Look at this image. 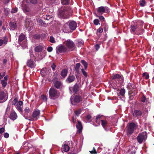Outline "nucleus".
Listing matches in <instances>:
<instances>
[{
    "label": "nucleus",
    "instance_id": "nucleus-8",
    "mask_svg": "<svg viewBox=\"0 0 154 154\" xmlns=\"http://www.w3.org/2000/svg\"><path fill=\"white\" fill-rule=\"evenodd\" d=\"M147 133L146 132H143L139 134L137 137L138 142L141 144L142 142L145 141L147 138Z\"/></svg>",
    "mask_w": 154,
    "mask_h": 154
},
{
    "label": "nucleus",
    "instance_id": "nucleus-46",
    "mask_svg": "<svg viewBox=\"0 0 154 154\" xmlns=\"http://www.w3.org/2000/svg\"><path fill=\"white\" fill-rule=\"evenodd\" d=\"M80 66V64L79 63H77L76 65L75 69L76 71H77Z\"/></svg>",
    "mask_w": 154,
    "mask_h": 154
},
{
    "label": "nucleus",
    "instance_id": "nucleus-2",
    "mask_svg": "<svg viewBox=\"0 0 154 154\" xmlns=\"http://www.w3.org/2000/svg\"><path fill=\"white\" fill-rule=\"evenodd\" d=\"M101 122V125L105 130L107 131L110 128V126L108 122L106 120L102 119L101 116L98 115L96 116L95 122L97 123L95 125L96 126H98L100 125V121Z\"/></svg>",
    "mask_w": 154,
    "mask_h": 154
},
{
    "label": "nucleus",
    "instance_id": "nucleus-59",
    "mask_svg": "<svg viewBox=\"0 0 154 154\" xmlns=\"http://www.w3.org/2000/svg\"><path fill=\"white\" fill-rule=\"evenodd\" d=\"M4 3L5 4H7L9 2V0H3Z\"/></svg>",
    "mask_w": 154,
    "mask_h": 154
},
{
    "label": "nucleus",
    "instance_id": "nucleus-10",
    "mask_svg": "<svg viewBox=\"0 0 154 154\" xmlns=\"http://www.w3.org/2000/svg\"><path fill=\"white\" fill-rule=\"evenodd\" d=\"M82 97L79 95H76L74 97H71L70 101L72 105H75L77 104L81 101Z\"/></svg>",
    "mask_w": 154,
    "mask_h": 154
},
{
    "label": "nucleus",
    "instance_id": "nucleus-14",
    "mask_svg": "<svg viewBox=\"0 0 154 154\" xmlns=\"http://www.w3.org/2000/svg\"><path fill=\"white\" fill-rule=\"evenodd\" d=\"M69 28L72 32L76 29L77 26V23L74 21H69Z\"/></svg>",
    "mask_w": 154,
    "mask_h": 154
},
{
    "label": "nucleus",
    "instance_id": "nucleus-12",
    "mask_svg": "<svg viewBox=\"0 0 154 154\" xmlns=\"http://www.w3.org/2000/svg\"><path fill=\"white\" fill-rule=\"evenodd\" d=\"M112 80L114 81H116L117 83H121L123 82V79L122 77H121L119 74L114 75L112 76Z\"/></svg>",
    "mask_w": 154,
    "mask_h": 154
},
{
    "label": "nucleus",
    "instance_id": "nucleus-57",
    "mask_svg": "<svg viewBox=\"0 0 154 154\" xmlns=\"http://www.w3.org/2000/svg\"><path fill=\"white\" fill-rule=\"evenodd\" d=\"M5 129L4 128H2L0 129V133L2 134L5 131Z\"/></svg>",
    "mask_w": 154,
    "mask_h": 154
},
{
    "label": "nucleus",
    "instance_id": "nucleus-45",
    "mask_svg": "<svg viewBox=\"0 0 154 154\" xmlns=\"http://www.w3.org/2000/svg\"><path fill=\"white\" fill-rule=\"evenodd\" d=\"M99 23V21L97 19H95L94 20V23L96 25H97Z\"/></svg>",
    "mask_w": 154,
    "mask_h": 154
},
{
    "label": "nucleus",
    "instance_id": "nucleus-15",
    "mask_svg": "<svg viewBox=\"0 0 154 154\" xmlns=\"http://www.w3.org/2000/svg\"><path fill=\"white\" fill-rule=\"evenodd\" d=\"M79 86L77 84H75L72 87H69V90L70 93L72 92L76 93L79 90Z\"/></svg>",
    "mask_w": 154,
    "mask_h": 154
},
{
    "label": "nucleus",
    "instance_id": "nucleus-13",
    "mask_svg": "<svg viewBox=\"0 0 154 154\" xmlns=\"http://www.w3.org/2000/svg\"><path fill=\"white\" fill-rule=\"evenodd\" d=\"M109 11L108 8L106 6H101L97 8V13L100 15H102L104 13L108 12Z\"/></svg>",
    "mask_w": 154,
    "mask_h": 154
},
{
    "label": "nucleus",
    "instance_id": "nucleus-5",
    "mask_svg": "<svg viewBox=\"0 0 154 154\" xmlns=\"http://www.w3.org/2000/svg\"><path fill=\"white\" fill-rule=\"evenodd\" d=\"M40 113V111L38 110H34L32 114V117L30 116L29 117H25L24 116L25 118L30 121H33L34 120H37L39 117Z\"/></svg>",
    "mask_w": 154,
    "mask_h": 154
},
{
    "label": "nucleus",
    "instance_id": "nucleus-3",
    "mask_svg": "<svg viewBox=\"0 0 154 154\" xmlns=\"http://www.w3.org/2000/svg\"><path fill=\"white\" fill-rule=\"evenodd\" d=\"M23 102L20 100H18V97L16 96L12 102V104L16 106V108L20 112L22 111L21 106L23 104Z\"/></svg>",
    "mask_w": 154,
    "mask_h": 154
},
{
    "label": "nucleus",
    "instance_id": "nucleus-58",
    "mask_svg": "<svg viewBox=\"0 0 154 154\" xmlns=\"http://www.w3.org/2000/svg\"><path fill=\"white\" fill-rule=\"evenodd\" d=\"M131 88L130 87V90L131 91H133V89H134V88L135 86L134 85H131Z\"/></svg>",
    "mask_w": 154,
    "mask_h": 154
},
{
    "label": "nucleus",
    "instance_id": "nucleus-26",
    "mask_svg": "<svg viewBox=\"0 0 154 154\" xmlns=\"http://www.w3.org/2000/svg\"><path fill=\"white\" fill-rule=\"evenodd\" d=\"M11 29L14 30L16 28L17 25L14 22H11L9 23Z\"/></svg>",
    "mask_w": 154,
    "mask_h": 154
},
{
    "label": "nucleus",
    "instance_id": "nucleus-34",
    "mask_svg": "<svg viewBox=\"0 0 154 154\" xmlns=\"http://www.w3.org/2000/svg\"><path fill=\"white\" fill-rule=\"evenodd\" d=\"M23 11L25 12H28L29 11V8H28V6L25 5H24V7L23 8Z\"/></svg>",
    "mask_w": 154,
    "mask_h": 154
},
{
    "label": "nucleus",
    "instance_id": "nucleus-54",
    "mask_svg": "<svg viewBox=\"0 0 154 154\" xmlns=\"http://www.w3.org/2000/svg\"><path fill=\"white\" fill-rule=\"evenodd\" d=\"M5 75V72H3L2 74L0 72V79H1Z\"/></svg>",
    "mask_w": 154,
    "mask_h": 154
},
{
    "label": "nucleus",
    "instance_id": "nucleus-25",
    "mask_svg": "<svg viewBox=\"0 0 154 154\" xmlns=\"http://www.w3.org/2000/svg\"><path fill=\"white\" fill-rule=\"evenodd\" d=\"M69 147L68 145L64 144L62 146V150L63 151L67 152L69 151Z\"/></svg>",
    "mask_w": 154,
    "mask_h": 154
},
{
    "label": "nucleus",
    "instance_id": "nucleus-32",
    "mask_svg": "<svg viewBox=\"0 0 154 154\" xmlns=\"http://www.w3.org/2000/svg\"><path fill=\"white\" fill-rule=\"evenodd\" d=\"M84 42L81 39H78L77 40V45L78 47H80L83 44Z\"/></svg>",
    "mask_w": 154,
    "mask_h": 154
},
{
    "label": "nucleus",
    "instance_id": "nucleus-21",
    "mask_svg": "<svg viewBox=\"0 0 154 154\" xmlns=\"http://www.w3.org/2000/svg\"><path fill=\"white\" fill-rule=\"evenodd\" d=\"M8 41V38L6 37H4L3 39H1L0 40V46L2 45H5Z\"/></svg>",
    "mask_w": 154,
    "mask_h": 154
},
{
    "label": "nucleus",
    "instance_id": "nucleus-53",
    "mask_svg": "<svg viewBox=\"0 0 154 154\" xmlns=\"http://www.w3.org/2000/svg\"><path fill=\"white\" fill-rule=\"evenodd\" d=\"M4 136L5 138H7L9 137V134L7 133H5L4 134Z\"/></svg>",
    "mask_w": 154,
    "mask_h": 154
},
{
    "label": "nucleus",
    "instance_id": "nucleus-42",
    "mask_svg": "<svg viewBox=\"0 0 154 154\" xmlns=\"http://www.w3.org/2000/svg\"><path fill=\"white\" fill-rule=\"evenodd\" d=\"M97 17H98L101 21L103 22L105 21V18L103 16H98L97 15H96Z\"/></svg>",
    "mask_w": 154,
    "mask_h": 154
},
{
    "label": "nucleus",
    "instance_id": "nucleus-64",
    "mask_svg": "<svg viewBox=\"0 0 154 154\" xmlns=\"http://www.w3.org/2000/svg\"><path fill=\"white\" fill-rule=\"evenodd\" d=\"M7 62V60L6 59H4L3 60V63H5Z\"/></svg>",
    "mask_w": 154,
    "mask_h": 154
},
{
    "label": "nucleus",
    "instance_id": "nucleus-49",
    "mask_svg": "<svg viewBox=\"0 0 154 154\" xmlns=\"http://www.w3.org/2000/svg\"><path fill=\"white\" fill-rule=\"evenodd\" d=\"M146 98L144 96V95H143L141 98V100L143 102H145L146 101Z\"/></svg>",
    "mask_w": 154,
    "mask_h": 154
},
{
    "label": "nucleus",
    "instance_id": "nucleus-30",
    "mask_svg": "<svg viewBox=\"0 0 154 154\" xmlns=\"http://www.w3.org/2000/svg\"><path fill=\"white\" fill-rule=\"evenodd\" d=\"M43 49V47L41 46H38L35 48V51L36 52H41Z\"/></svg>",
    "mask_w": 154,
    "mask_h": 154
},
{
    "label": "nucleus",
    "instance_id": "nucleus-24",
    "mask_svg": "<svg viewBox=\"0 0 154 154\" xmlns=\"http://www.w3.org/2000/svg\"><path fill=\"white\" fill-rule=\"evenodd\" d=\"M54 86L57 89L60 88L62 86L61 83L58 81L54 82Z\"/></svg>",
    "mask_w": 154,
    "mask_h": 154
},
{
    "label": "nucleus",
    "instance_id": "nucleus-60",
    "mask_svg": "<svg viewBox=\"0 0 154 154\" xmlns=\"http://www.w3.org/2000/svg\"><path fill=\"white\" fill-rule=\"evenodd\" d=\"M91 118V116L90 115H88L86 116V118L88 120L90 119Z\"/></svg>",
    "mask_w": 154,
    "mask_h": 154
},
{
    "label": "nucleus",
    "instance_id": "nucleus-56",
    "mask_svg": "<svg viewBox=\"0 0 154 154\" xmlns=\"http://www.w3.org/2000/svg\"><path fill=\"white\" fill-rule=\"evenodd\" d=\"M51 67L53 71H54L55 69V68L56 67V66L54 63H53L51 66Z\"/></svg>",
    "mask_w": 154,
    "mask_h": 154
},
{
    "label": "nucleus",
    "instance_id": "nucleus-43",
    "mask_svg": "<svg viewBox=\"0 0 154 154\" xmlns=\"http://www.w3.org/2000/svg\"><path fill=\"white\" fill-rule=\"evenodd\" d=\"M41 98L44 101H46L47 99V97L43 95H41Z\"/></svg>",
    "mask_w": 154,
    "mask_h": 154
},
{
    "label": "nucleus",
    "instance_id": "nucleus-28",
    "mask_svg": "<svg viewBox=\"0 0 154 154\" xmlns=\"http://www.w3.org/2000/svg\"><path fill=\"white\" fill-rule=\"evenodd\" d=\"M25 113L23 114V116L24 117V116L25 115V117H29L28 116V113H29L30 110L29 109L28 107H26L24 109Z\"/></svg>",
    "mask_w": 154,
    "mask_h": 154
},
{
    "label": "nucleus",
    "instance_id": "nucleus-41",
    "mask_svg": "<svg viewBox=\"0 0 154 154\" xmlns=\"http://www.w3.org/2000/svg\"><path fill=\"white\" fill-rule=\"evenodd\" d=\"M81 109H79L75 111V114L77 116H78L81 113Z\"/></svg>",
    "mask_w": 154,
    "mask_h": 154
},
{
    "label": "nucleus",
    "instance_id": "nucleus-44",
    "mask_svg": "<svg viewBox=\"0 0 154 154\" xmlns=\"http://www.w3.org/2000/svg\"><path fill=\"white\" fill-rule=\"evenodd\" d=\"M50 42L52 43H55V42L54 38L53 36H51L50 37Z\"/></svg>",
    "mask_w": 154,
    "mask_h": 154
},
{
    "label": "nucleus",
    "instance_id": "nucleus-23",
    "mask_svg": "<svg viewBox=\"0 0 154 154\" xmlns=\"http://www.w3.org/2000/svg\"><path fill=\"white\" fill-rule=\"evenodd\" d=\"M76 126L79 132H80L82 129V123L80 121H78V123L76 124Z\"/></svg>",
    "mask_w": 154,
    "mask_h": 154
},
{
    "label": "nucleus",
    "instance_id": "nucleus-63",
    "mask_svg": "<svg viewBox=\"0 0 154 154\" xmlns=\"http://www.w3.org/2000/svg\"><path fill=\"white\" fill-rule=\"evenodd\" d=\"M26 144H27V143H26V142H24L23 143V146H22V147H21V148H24V147L25 146H24L25 145H26Z\"/></svg>",
    "mask_w": 154,
    "mask_h": 154
},
{
    "label": "nucleus",
    "instance_id": "nucleus-40",
    "mask_svg": "<svg viewBox=\"0 0 154 154\" xmlns=\"http://www.w3.org/2000/svg\"><path fill=\"white\" fill-rule=\"evenodd\" d=\"M18 11L17 8L15 7L14 8H12L11 12V13H16Z\"/></svg>",
    "mask_w": 154,
    "mask_h": 154
},
{
    "label": "nucleus",
    "instance_id": "nucleus-27",
    "mask_svg": "<svg viewBox=\"0 0 154 154\" xmlns=\"http://www.w3.org/2000/svg\"><path fill=\"white\" fill-rule=\"evenodd\" d=\"M138 27L136 25H132L131 26V32H134L136 31V30L137 29Z\"/></svg>",
    "mask_w": 154,
    "mask_h": 154
},
{
    "label": "nucleus",
    "instance_id": "nucleus-31",
    "mask_svg": "<svg viewBox=\"0 0 154 154\" xmlns=\"http://www.w3.org/2000/svg\"><path fill=\"white\" fill-rule=\"evenodd\" d=\"M1 84L2 85L3 88H5L6 86L7 85L8 83L5 80H2L1 81Z\"/></svg>",
    "mask_w": 154,
    "mask_h": 154
},
{
    "label": "nucleus",
    "instance_id": "nucleus-19",
    "mask_svg": "<svg viewBox=\"0 0 154 154\" xmlns=\"http://www.w3.org/2000/svg\"><path fill=\"white\" fill-rule=\"evenodd\" d=\"M27 65L31 68H33L35 67V64L33 61L29 60L27 62Z\"/></svg>",
    "mask_w": 154,
    "mask_h": 154
},
{
    "label": "nucleus",
    "instance_id": "nucleus-50",
    "mask_svg": "<svg viewBox=\"0 0 154 154\" xmlns=\"http://www.w3.org/2000/svg\"><path fill=\"white\" fill-rule=\"evenodd\" d=\"M97 32L101 33L103 32V29L102 28L100 27L97 30Z\"/></svg>",
    "mask_w": 154,
    "mask_h": 154
},
{
    "label": "nucleus",
    "instance_id": "nucleus-4",
    "mask_svg": "<svg viewBox=\"0 0 154 154\" xmlns=\"http://www.w3.org/2000/svg\"><path fill=\"white\" fill-rule=\"evenodd\" d=\"M49 97L51 99H54L57 98L59 93L56 89L53 87H51L49 91Z\"/></svg>",
    "mask_w": 154,
    "mask_h": 154
},
{
    "label": "nucleus",
    "instance_id": "nucleus-22",
    "mask_svg": "<svg viewBox=\"0 0 154 154\" xmlns=\"http://www.w3.org/2000/svg\"><path fill=\"white\" fill-rule=\"evenodd\" d=\"M75 79L74 76L70 75L67 78L66 81L68 83H71L74 81Z\"/></svg>",
    "mask_w": 154,
    "mask_h": 154
},
{
    "label": "nucleus",
    "instance_id": "nucleus-11",
    "mask_svg": "<svg viewBox=\"0 0 154 154\" xmlns=\"http://www.w3.org/2000/svg\"><path fill=\"white\" fill-rule=\"evenodd\" d=\"M136 128V125L133 123H131L129 124L128 126L127 130V134L131 135Z\"/></svg>",
    "mask_w": 154,
    "mask_h": 154
},
{
    "label": "nucleus",
    "instance_id": "nucleus-18",
    "mask_svg": "<svg viewBox=\"0 0 154 154\" xmlns=\"http://www.w3.org/2000/svg\"><path fill=\"white\" fill-rule=\"evenodd\" d=\"M17 116L16 113L14 111H12L11 112L9 116V118L13 120H15L17 119Z\"/></svg>",
    "mask_w": 154,
    "mask_h": 154
},
{
    "label": "nucleus",
    "instance_id": "nucleus-16",
    "mask_svg": "<svg viewBox=\"0 0 154 154\" xmlns=\"http://www.w3.org/2000/svg\"><path fill=\"white\" fill-rule=\"evenodd\" d=\"M57 52H59L60 53L64 52L66 51L67 49L63 45H60L57 46L56 48Z\"/></svg>",
    "mask_w": 154,
    "mask_h": 154
},
{
    "label": "nucleus",
    "instance_id": "nucleus-33",
    "mask_svg": "<svg viewBox=\"0 0 154 154\" xmlns=\"http://www.w3.org/2000/svg\"><path fill=\"white\" fill-rule=\"evenodd\" d=\"M26 23L27 26H28L29 27H31L32 24L31 23V21L29 19H26Z\"/></svg>",
    "mask_w": 154,
    "mask_h": 154
},
{
    "label": "nucleus",
    "instance_id": "nucleus-36",
    "mask_svg": "<svg viewBox=\"0 0 154 154\" xmlns=\"http://www.w3.org/2000/svg\"><path fill=\"white\" fill-rule=\"evenodd\" d=\"M143 76L146 79H148L149 77V74L146 72H144L143 74Z\"/></svg>",
    "mask_w": 154,
    "mask_h": 154
},
{
    "label": "nucleus",
    "instance_id": "nucleus-47",
    "mask_svg": "<svg viewBox=\"0 0 154 154\" xmlns=\"http://www.w3.org/2000/svg\"><path fill=\"white\" fill-rule=\"evenodd\" d=\"M83 75L85 77H87V72L84 70L83 69H81Z\"/></svg>",
    "mask_w": 154,
    "mask_h": 154
},
{
    "label": "nucleus",
    "instance_id": "nucleus-1",
    "mask_svg": "<svg viewBox=\"0 0 154 154\" xmlns=\"http://www.w3.org/2000/svg\"><path fill=\"white\" fill-rule=\"evenodd\" d=\"M72 13V10L70 7H66L60 9L58 16L61 19H67L69 17Z\"/></svg>",
    "mask_w": 154,
    "mask_h": 154
},
{
    "label": "nucleus",
    "instance_id": "nucleus-51",
    "mask_svg": "<svg viewBox=\"0 0 154 154\" xmlns=\"http://www.w3.org/2000/svg\"><path fill=\"white\" fill-rule=\"evenodd\" d=\"M47 50L48 52H51L53 50V48L51 47H48L47 48Z\"/></svg>",
    "mask_w": 154,
    "mask_h": 154
},
{
    "label": "nucleus",
    "instance_id": "nucleus-55",
    "mask_svg": "<svg viewBox=\"0 0 154 154\" xmlns=\"http://www.w3.org/2000/svg\"><path fill=\"white\" fill-rule=\"evenodd\" d=\"M95 48L97 51L100 48L99 45L98 44H96L95 45Z\"/></svg>",
    "mask_w": 154,
    "mask_h": 154
},
{
    "label": "nucleus",
    "instance_id": "nucleus-37",
    "mask_svg": "<svg viewBox=\"0 0 154 154\" xmlns=\"http://www.w3.org/2000/svg\"><path fill=\"white\" fill-rule=\"evenodd\" d=\"M69 0H61V3L63 5H67L69 3Z\"/></svg>",
    "mask_w": 154,
    "mask_h": 154
},
{
    "label": "nucleus",
    "instance_id": "nucleus-9",
    "mask_svg": "<svg viewBox=\"0 0 154 154\" xmlns=\"http://www.w3.org/2000/svg\"><path fill=\"white\" fill-rule=\"evenodd\" d=\"M8 98V94L7 91L5 90L0 91V103L5 101Z\"/></svg>",
    "mask_w": 154,
    "mask_h": 154
},
{
    "label": "nucleus",
    "instance_id": "nucleus-38",
    "mask_svg": "<svg viewBox=\"0 0 154 154\" xmlns=\"http://www.w3.org/2000/svg\"><path fill=\"white\" fill-rule=\"evenodd\" d=\"M81 63L84 66L85 69H86L88 66L87 63L84 60H82L81 61Z\"/></svg>",
    "mask_w": 154,
    "mask_h": 154
},
{
    "label": "nucleus",
    "instance_id": "nucleus-35",
    "mask_svg": "<svg viewBox=\"0 0 154 154\" xmlns=\"http://www.w3.org/2000/svg\"><path fill=\"white\" fill-rule=\"evenodd\" d=\"M125 93V90L124 89H122L119 91V94L122 96H123Z\"/></svg>",
    "mask_w": 154,
    "mask_h": 154
},
{
    "label": "nucleus",
    "instance_id": "nucleus-7",
    "mask_svg": "<svg viewBox=\"0 0 154 154\" xmlns=\"http://www.w3.org/2000/svg\"><path fill=\"white\" fill-rule=\"evenodd\" d=\"M65 46L69 50L72 51L75 49V45L74 43L72 40L68 39L63 43Z\"/></svg>",
    "mask_w": 154,
    "mask_h": 154
},
{
    "label": "nucleus",
    "instance_id": "nucleus-6",
    "mask_svg": "<svg viewBox=\"0 0 154 154\" xmlns=\"http://www.w3.org/2000/svg\"><path fill=\"white\" fill-rule=\"evenodd\" d=\"M19 44L22 46L23 49L27 47V40L25 35L21 34L19 36L18 39Z\"/></svg>",
    "mask_w": 154,
    "mask_h": 154
},
{
    "label": "nucleus",
    "instance_id": "nucleus-61",
    "mask_svg": "<svg viewBox=\"0 0 154 154\" xmlns=\"http://www.w3.org/2000/svg\"><path fill=\"white\" fill-rule=\"evenodd\" d=\"M8 78V76H5L4 77V79H3V80H5V81H6L7 82Z\"/></svg>",
    "mask_w": 154,
    "mask_h": 154
},
{
    "label": "nucleus",
    "instance_id": "nucleus-20",
    "mask_svg": "<svg viewBox=\"0 0 154 154\" xmlns=\"http://www.w3.org/2000/svg\"><path fill=\"white\" fill-rule=\"evenodd\" d=\"M66 25H67L66 24L64 25L63 27V32L64 33H71V31L70 30V29L68 28L67 26H66Z\"/></svg>",
    "mask_w": 154,
    "mask_h": 154
},
{
    "label": "nucleus",
    "instance_id": "nucleus-29",
    "mask_svg": "<svg viewBox=\"0 0 154 154\" xmlns=\"http://www.w3.org/2000/svg\"><path fill=\"white\" fill-rule=\"evenodd\" d=\"M68 71L66 69H63L61 72V75L63 77H65Z\"/></svg>",
    "mask_w": 154,
    "mask_h": 154
},
{
    "label": "nucleus",
    "instance_id": "nucleus-17",
    "mask_svg": "<svg viewBox=\"0 0 154 154\" xmlns=\"http://www.w3.org/2000/svg\"><path fill=\"white\" fill-rule=\"evenodd\" d=\"M142 112L139 110H134L133 112V115L134 117H138L141 116Z\"/></svg>",
    "mask_w": 154,
    "mask_h": 154
},
{
    "label": "nucleus",
    "instance_id": "nucleus-48",
    "mask_svg": "<svg viewBox=\"0 0 154 154\" xmlns=\"http://www.w3.org/2000/svg\"><path fill=\"white\" fill-rule=\"evenodd\" d=\"M89 152L92 154H96L97 153L96 150L95 149L94 147L93 148V149L92 151H89Z\"/></svg>",
    "mask_w": 154,
    "mask_h": 154
},
{
    "label": "nucleus",
    "instance_id": "nucleus-39",
    "mask_svg": "<svg viewBox=\"0 0 154 154\" xmlns=\"http://www.w3.org/2000/svg\"><path fill=\"white\" fill-rule=\"evenodd\" d=\"M140 6L143 7L145 5V2L144 0H142L140 1Z\"/></svg>",
    "mask_w": 154,
    "mask_h": 154
},
{
    "label": "nucleus",
    "instance_id": "nucleus-62",
    "mask_svg": "<svg viewBox=\"0 0 154 154\" xmlns=\"http://www.w3.org/2000/svg\"><path fill=\"white\" fill-rule=\"evenodd\" d=\"M46 19L47 20H48L51 18V17L49 16H46Z\"/></svg>",
    "mask_w": 154,
    "mask_h": 154
},
{
    "label": "nucleus",
    "instance_id": "nucleus-52",
    "mask_svg": "<svg viewBox=\"0 0 154 154\" xmlns=\"http://www.w3.org/2000/svg\"><path fill=\"white\" fill-rule=\"evenodd\" d=\"M30 2L33 4H35L37 3V0H29Z\"/></svg>",
    "mask_w": 154,
    "mask_h": 154
}]
</instances>
